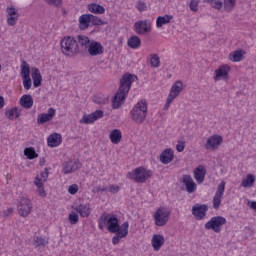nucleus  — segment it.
Masks as SVG:
<instances>
[{
    "mask_svg": "<svg viewBox=\"0 0 256 256\" xmlns=\"http://www.w3.org/2000/svg\"><path fill=\"white\" fill-rule=\"evenodd\" d=\"M137 81V76L129 73H125L120 79V87L116 92L115 96L112 99V107L113 109H119L125 99H127V95L131 90V85Z\"/></svg>",
    "mask_w": 256,
    "mask_h": 256,
    "instance_id": "1",
    "label": "nucleus"
},
{
    "mask_svg": "<svg viewBox=\"0 0 256 256\" xmlns=\"http://www.w3.org/2000/svg\"><path fill=\"white\" fill-rule=\"evenodd\" d=\"M107 229L109 233H116L112 238V243L113 245H119V242L129 235V222H123L120 226L119 219L115 215H111L108 218Z\"/></svg>",
    "mask_w": 256,
    "mask_h": 256,
    "instance_id": "2",
    "label": "nucleus"
},
{
    "mask_svg": "<svg viewBox=\"0 0 256 256\" xmlns=\"http://www.w3.org/2000/svg\"><path fill=\"white\" fill-rule=\"evenodd\" d=\"M130 115L135 123H144L147 118V102L145 100L139 101L131 110Z\"/></svg>",
    "mask_w": 256,
    "mask_h": 256,
    "instance_id": "3",
    "label": "nucleus"
},
{
    "mask_svg": "<svg viewBox=\"0 0 256 256\" xmlns=\"http://www.w3.org/2000/svg\"><path fill=\"white\" fill-rule=\"evenodd\" d=\"M61 51L64 55H77L79 53V44L74 37H64L61 42Z\"/></svg>",
    "mask_w": 256,
    "mask_h": 256,
    "instance_id": "4",
    "label": "nucleus"
},
{
    "mask_svg": "<svg viewBox=\"0 0 256 256\" xmlns=\"http://www.w3.org/2000/svg\"><path fill=\"white\" fill-rule=\"evenodd\" d=\"M153 172L143 167H138L131 172H128L127 177L136 183H145L147 179H151Z\"/></svg>",
    "mask_w": 256,
    "mask_h": 256,
    "instance_id": "5",
    "label": "nucleus"
},
{
    "mask_svg": "<svg viewBox=\"0 0 256 256\" xmlns=\"http://www.w3.org/2000/svg\"><path fill=\"white\" fill-rule=\"evenodd\" d=\"M227 219L223 216H214L205 224V229L207 231H214V233H221V227L226 225Z\"/></svg>",
    "mask_w": 256,
    "mask_h": 256,
    "instance_id": "6",
    "label": "nucleus"
},
{
    "mask_svg": "<svg viewBox=\"0 0 256 256\" xmlns=\"http://www.w3.org/2000/svg\"><path fill=\"white\" fill-rule=\"evenodd\" d=\"M153 217H154L155 225L157 227H164V225H167V221H169V217H171V212L167 211L164 208H158L154 212Z\"/></svg>",
    "mask_w": 256,
    "mask_h": 256,
    "instance_id": "7",
    "label": "nucleus"
},
{
    "mask_svg": "<svg viewBox=\"0 0 256 256\" xmlns=\"http://www.w3.org/2000/svg\"><path fill=\"white\" fill-rule=\"evenodd\" d=\"M30 74H31V68L29 67V64L26 61H23L21 65L20 75L23 79L24 89H26L27 91L31 89V85H32Z\"/></svg>",
    "mask_w": 256,
    "mask_h": 256,
    "instance_id": "8",
    "label": "nucleus"
},
{
    "mask_svg": "<svg viewBox=\"0 0 256 256\" xmlns=\"http://www.w3.org/2000/svg\"><path fill=\"white\" fill-rule=\"evenodd\" d=\"M18 213L21 217H28L31 215L33 203L27 198H22L17 206Z\"/></svg>",
    "mask_w": 256,
    "mask_h": 256,
    "instance_id": "9",
    "label": "nucleus"
},
{
    "mask_svg": "<svg viewBox=\"0 0 256 256\" xmlns=\"http://www.w3.org/2000/svg\"><path fill=\"white\" fill-rule=\"evenodd\" d=\"M207 211H209V206L207 204H195L192 206V215L197 219V221H203L207 217Z\"/></svg>",
    "mask_w": 256,
    "mask_h": 256,
    "instance_id": "10",
    "label": "nucleus"
},
{
    "mask_svg": "<svg viewBox=\"0 0 256 256\" xmlns=\"http://www.w3.org/2000/svg\"><path fill=\"white\" fill-rule=\"evenodd\" d=\"M134 31L138 35H145L151 31V22L149 20H139L134 24Z\"/></svg>",
    "mask_w": 256,
    "mask_h": 256,
    "instance_id": "11",
    "label": "nucleus"
},
{
    "mask_svg": "<svg viewBox=\"0 0 256 256\" xmlns=\"http://www.w3.org/2000/svg\"><path fill=\"white\" fill-rule=\"evenodd\" d=\"M86 51H88L89 55L92 57H97V55H103L105 48H103L100 42L92 40Z\"/></svg>",
    "mask_w": 256,
    "mask_h": 256,
    "instance_id": "12",
    "label": "nucleus"
},
{
    "mask_svg": "<svg viewBox=\"0 0 256 256\" xmlns=\"http://www.w3.org/2000/svg\"><path fill=\"white\" fill-rule=\"evenodd\" d=\"M221 143H223V137H221L220 135L214 134L207 139L204 147L207 150L214 151V149H217V147H219Z\"/></svg>",
    "mask_w": 256,
    "mask_h": 256,
    "instance_id": "13",
    "label": "nucleus"
},
{
    "mask_svg": "<svg viewBox=\"0 0 256 256\" xmlns=\"http://www.w3.org/2000/svg\"><path fill=\"white\" fill-rule=\"evenodd\" d=\"M223 193H225V181H222L217 187V191L212 201L214 209H219L221 199H223Z\"/></svg>",
    "mask_w": 256,
    "mask_h": 256,
    "instance_id": "14",
    "label": "nucleus"
},
{
    "mask_svg": "<svg viewBox=\"0 0 256 256\" xmlns=\"http://www.w3.org/2000/svg\"><path fill=\"white\" fill-rule=\"evenodd\" d=\"M78 169H81V163L78 161H69L64 162L62 165V172L64 175H69L71 173H75Z\"/></svg>",
    "mask_w": 256,
    "mask_h": 256,
    "instance_id": "15",
    "label": "nucleus"
},
{
    "mask_svg": "<svg viewBox=\"0 0 256 256\" xmlns=\"http://www.w3.org/2000/svg\"><path fill=\"white\" fill-rule=\"evenodd\" d=\"M101 117H103V111L96 110L91 114L84 115L80 120V123H84L85 125H91V123H95V121H97V119H101Z\"/></svg>",
    "mask_w": 256,
    "mask_h": 256,
    "instance_id": "16",
    "label": "nucleus"
},
{
    "mask_svg": "<svg viewBox=\"0 0 256 256\" xmlns=\"http://www.w3.org/2000/svg\"><path fill=\"white\" fill-rule=\"evenodd\" d=\"M182 183L185 185L187 193H195L197 191V184H195L191 175H184Z\"/></svg>",
    "mask_w": 256,
    "mask_h": 256,
    "instance_id": "17",
    "label": "nucleus"
},
{
    "mask_svg": "<svg viewBox=\"0 0 256 256\" xmlns=\"http://www.w3.org/2000/svg\"><path fill=\"white\" fill-rule=\"evenodd\" d=\"M56 110L54 108H49L47 113H42L37 118L38 125H43L47 121H51L55 117Z\"/></svg>",
    "mask_w": 256,
    "mask_h": 256,
    "instance_id": "18",
    "label": "nucleus"
},
{
    "mask_svg": "<svg viewBox=\"0 0 256 256\" xmlns=\"http://www.w3.org/2000/svg\"><path fill=\"white\" fill-rule=\"evenodd\" d=\"M93 40L89 39V37L85 36V35H78L77 36V40L76 43L79 46V53L82 51H87V49L89 48L90 43Z\"/></svg>",
    "mask_w": 256,
    "mask_h": 256,
    "instance_id": "19",
    "label": "nucleus"
},
{
    "mask_svg": "<svg viewBox=\"0 0 256 256\" xmlns=\"http://www.w3.org/2000/svg\"><path fill=\"white\" fill-rule=\"evenodd\" d=\"M175 154L171 148L164 150L160 155V161L164 165H167L173 161Z\"/></svg>",
    "mask_w": 256,
    "mask_h": 256,
    "instance_id": "20",
    "label": "nucleus"
},
{
    "mask_svg": "<svg viewBox=\"0 0 256 256\" xmlns=\"http://www.w3.org/2000/svg\"><path fill=\"white\" fill-rule=\"evenodd\" d=\"M230 68L227 65L220 66L219 69L215 70V81H219V79H227L229 75Z\"/></svg>",
    "mask_w": 256,
    "mask_h": 256,
    "instance_id": "21",
    "label": "nucleus"
},
{
    "mask_svg": "<svg viewBox=\"0 0 256 256\" xmlns=\"http://www.w3.org/2000/svg\"><path fill=\"white\" fill-rule=\"evenodd\" d=\"M62 141H63V137L61 136V134H57V133L51 134L47 139L48 147H59Z\"/></svg>",
    "mask_w": 256,
    "mask_h": 256,
    "instance_id": "22",
    "label": "nucleus"
},
{
    "mask_svg": "<svg viewBox=\"0 0 256 256\" xmlns=\"http://www.w3.org/2000/svg\"><path fill=\"white\" fill-rule=\"evenodd\" d=\"M163 245H165V237L161 234H155L152 237V247L154 251H159Z\"/></svg>",
    "mask_w": 256,
    "mask_h": 256,
    "instance_id": "23",
    "label": "nucleus"
},
{
    "mask_svg": "<svg viewBox=\"0 0 256 256\" xmlns=\"http://www.w3.org/2000/svg\"><path fill=\"white\" fill-rule=\"evenodd\" d=\"M182 91H183V82L177 81L171 87L168 97H171L172 99H177V97H179V93H181Z\"/></svg>",
    "mask_w": 256,
    "mask_h": 256,
    "instance_id": "24",
    "label": "nucleus"
},
{
    "mask_svg": "<svg viewBox=\"0 0 256 256\" xmlns=\"http://www.w3.org/2000/svg\"><path fill=\"white\" fill-rule=\"evenodd\" d=\"M32 79L34 87H41L43 83V77L41 76V71L38 68H32Z\"/></svg>",
    "mask_w": 256,
    "mask_h": 256,
    "instance_id": "25",
    "label": "nucleus"
},
{
    "mask_svg": "<svg viewBox=\"0 0 256 256\" xmlns=\"http://www.w3.org/2000/svg\"><path fill=\"white\" fill-rule=\"evenodd\" d=\"M91 23V14H83L79 17L80 29L85 31L89 29V24Z\"/></svg>",
    "mask_w": 256,
    "mask_h": 256,
    "instance_id": "26",
    "label": "nucleus"
},
{
    "mask_svg": "<svg viewBox=\"0 0 256 256\" xmlns=\"http://www.w3.org/2000/svg\"><path fill=\"white\" fill-rule=\"evenodd\" d=\"M20 105L24 109H31L33 107V96L25 94L20 98Z\"/></svg>",
    "mask_w": 256,
    "mask_h": 256,
    "instance_id": "27",
    "label": "nucleus"
},
{
    "mask_svg": "<svg viewBox=\"0 0 256 256\" xmlns=\"http://www.w3.org/2000/svg\"><path fill=\"white\" fill-rule=\"evenodd\" d=\"M75 211H77V213L82 217H89V215H91V208L89 207V204H80L75 207Z\"/></svg>",
    "mask_w": 256,
    "mask_h": 256,
    "instance_id": "28",
    "label": "nucleus"
},
{
    "mask_svg": "<svg viewBox=\"0 0 256 256\" xmlns=\"http://www.w3.org/2000/svg\"><path fill=\"white\" fill-rule=\"evenodd\" d=\"M194 179L197 180V183H203V181H205V167L198 166L195 168Z\"/></svg>",
    "mask_w": 256,
    "mask_h": 256,
    "instance_id": "29",
    "label": "nucleus"
},
{
    "mask_svg": "<svg viewBox=\"0 0 256 256\" xmlns=\"http://www.w3.org/2000/svg\"><path fill=\"white\" fill-rule=\"evenodd\" d=\"M122 137L123 136L121 134V130L119 129H114L110 132V141L114 145H119V143H121Z\"/></svg>",
    "mask_w": 256,
    "mask_h": 256,
    "instance_id": "30",
    "label": "nucleus"
},
{
    "mask_svg": "<svg viewBox=\"0 0 256 256\" xmlns=\"http://www.w3.org/2000/svg\"><path fill=\"white\" fill-rule=\"evenodd\" d=\"M49 177V170L46 168L44 172H41L40 176H37L34 184L37 187H43V184L45 183V181H47Z\"/></svg>",
    "mask_w": 256,
    "mask_h": 256,
    "instance_id": "31",
    "label": "nucleus"
},
{
    "mask_svg": "<svg viewBox=\"0 0 256 256\" xmlns=\"http://www.w3.org/2000/svg\"><path fill=\"white\" fill-rule=\"evenodd\" d=\"M49 243V238L45 236H36L34 237V247L36 249H41V247H45Z\"/></svg>",
    "mask_w": 256,
    "mask_h": 256,
    "instance_id": "32",
    "label": "nucleus"
},
{
    "mask_svg": "<svg viewBox=\"0 0 256 256\" xmlns=\"http://www.w3.org/2000/svg\"><path fill=\"white\" fill-rule=\"evenodd\" d=\"M173 19V15H164V16H159L156 20V27L158 29H161L163 25H167V23H171V20Z\"/></svg>",
    "mask_w": 256,
    "mask_h": 256,
    "instance_id": "33",
    "label": "nucleus"
},
{
    "mask_svg": "<svg viewBox=\"0 0 256 256\" xmlns=\"http://www.w3.org/2000/svg\"><path fill=\"white\" fill-rule=\"evenodd\" d=\"M127 45L130 47V49H139V47H141V38L136 35L131 36L128 39Z\"/></svg>",
    "mask_w": 256,
    "mask_h": 256,
    "instance_id": "34",
    "label": "nucleus"
},
{
    "mask_svg": "<svg viewBox=\"0 0 256 256\" xmlns=\"http://www.w3.org/2000/svg\"><path fill=\"white\" fill-rule=\"evenodd\" d=\"M88 10L91 13H95L96 15H103V13H105V7L96 3L89 4Z\"/></svg>",
    "mask_w": 256,
    "mask_h": 256,
    "instance_id": "35",
    "label": "nucleus"
},
{
    "mask_svg": "<svg viewBox=\"0 0 256 256\" xmlns=\"http://www.w3.org/2000/svg\"><path fill=\"white\" fill-rule=\"evenodd\" d=\"M242 187H253L255 185V175L247 174L246 178L241 183Z\"/></svg>",
    "mask_w": 256,
    "mask_h": 256,
    "instance_id": "36",
    "label": "nucleus"
},
{
    "mask_svg": "<svg viewBox=\"0 0 256 256\" xmlns=\"http://www.w3.org/2000/svg\"><path fill=\"white\" fill-rule=\"evenodd\" d=\"M224 10L227 13H231L235 9V5H237V0H223Z\"/></svg>",
    "mask_w": 256,
    "mask_h": 256,
    "instance_id": "37",
    "label": "nucleus"
},
{
    "mask_svg": "<svg viewBox=\"0 0 256 256\" xmlns=\"http://www.w3.org/2000/svg\"><path fill=\"white\" fill-rule=\"evenodd\" d=\"M204 3H209L213 9H217L221 11L223 9V1L222 0H204Z\"/></svg>",
    "mask_w": 256,
    "mask_h": 256,
    "instance_id": "38",
    "label": "nucleus"
},
{
    "mask_svg": "<svg viewBox=\"0 0 256 256\" xmlns=\"http://www.w3.org/2000/svg\"><path fill=\"white\" fill-rule=\"evenodd\" d=\"M24 155L27 157V159H37V157H39V154H37L35 148L33 147L26 148L24 150Z\"/></svg>",
    "mask_w": 256,
    "mask_h": 256,
    "instance_id": "39",
    "label": "nucleus"
},
{
    "mask_svg": "<svg viewBox=\"0 0 256 256\" xmlns=\"http://www.w3.org/2000/svg\"><path fill=\"white\" fill-rule=\"evenodd\" d=\"M108 223H109V216L103 214L102 216H100L98 220L99 229L103 231V229H105V225H108Z\"/></svg>",
    "mask_w": 256,
    "mask_h": 256,
    "instance_id": "40",
    "label": "nucleus"
},
{
    "mask_svg": "<svg viewBox=\"0 0 256 256\" xmlns=\"http://www.w3.org/2000/svg\"><path fill=\"white\" fill-rule=\"evenodd\" d=\"M243 59V53L241 50H236L234 53L230 54V60L234 62H239Z\"/></svg>",
    "mask_w": 256,
    "mask_h": 256,
    "instance_id": "41",
    "label": "nucleus"
},
{
    "mask_svg": "<svg viewBox=\"0 0 256 256\" xmlns=\"http://www.w3.org/2000/svg\"><path fill=\"white\" fill-rule=\"evenodd\" d=\"M90 23H92V25H105V22H103V20H101V18L90 14Z\"/></svg>",
    "mask_w": 256,
    "mask_h": 256,
    "instance_id": "42",
    "label": "nucleus"
},
{
    "mask_svg": "<svg viewBox=\"0 0 256 256\" xmlns=\"http://www.w3.org/2000/svg\"><path fill=\"white\" fill-rule=\"evenodd\" d=\"M68 219L71 225H77V223H79V214H77V212H72L69 214Z\"/></svg>",
    "mask_w": 256,
    "mask_h": 256,
    "instance_id": "43",
    "label": "nucleus"
},
{
    "mask_svg": "<svg viewBox=\"0 0 256 256\" xmlns=\"http://www.w3.org/2000/svg\"><path fill=\"white\" fill-rule=\"evenodd\" d=\"M150 63L152 65V67H159L160 63H161V60L159 59V55L157 54H153L151 59H150Z\"/></svg>",
    "mask_w": 256,
    "mask_h": 256,
    "instance_id": "44",
    "label": "nucleus"
},
{
    "mask_svg": "<svg viewBox=\"0 0 256 256\" xmlns=\"http://www.w3.org/2000/svg\"><path fill=\"white\" fill-rule=\"evenodd\" d=\"M189 7L190 10H192L194 13H196V11H199V0H191Z\"/></svg>",
    "mask_w": 256,
    "mask_h": 256,
    "instance_id": "45",
    "label": "nucleus"
},
{
    "mask_svg": "<svg viewBox=\"0 0 256 256\" xmlns=\"http://www.w3.org/2000/svg\"><path fill=\"white\" fill-rule=\"evenodd\" d=\"M6 13L8 17L19 16V12L17 11V9H15V7L7 8Z\"/></svg>",
    "mask_w": 256,
    "mask_h": 256,
    "instance_id": "46",
    "label": "nucleus"
},
{
    "mask_svg": "<svg viewBox=\"0 0 256 256\" xmlns=\"http://www.w3.org/2000/svg\"><path fill=\"white\" fill-rule=\"evenodd\" d=\"M18 19H19V16H8L7 23L8 25H10V27H14V25H17Z\"/></svg>",
    "mask_w": 256,
    "mask_h": 256,
    "instance_id": "47",
    "label": "nucleus"
},
{
    "mask_svg": "<svg viewBox=\"0 0 256 256\" xmlns=\"http://www.w3.org/2000/svg\"><path fill=\"white\" fill-rule=\"evenodd\" d=\"M120 189L121 188L119 187V185H115V184H112L107 187V191L109 193H112L113 195H115L116 193H119Z\"/></svg>",
    "mask_w": 256,
    "mask_h": 256,
    "instance_id": "48",
    "label": "nucleus"
},
{
    "mask_svg": "<svg viewBox=\"0 0 256 256\" xmlns=\"http://www.w3.org/2000/svg\"><path fill=\"white\" fill-rule=\"evenodd\" d=\"M48 5H53L54 7H61L63 5V0H45Z\"/></svg>",
    "mask_w": 256,
    "mask_h": 256,
    "instance_id": "49",
    "label": "nucleus"
},
{
    "mask_svg": "<svg viewBox=\"0 0 256 256\" xmlns=\"http://www.w3.org/2000/svg\"><path fill=\"white\" fill-rule=\"evenodd\" d=\"M77 191H79V186L77 184H72L68 188V193H70V195H75Z\"/></svg>",
    "mask_w": 256,
    "mask_h": 256,
    "instance_id": "50",
    "label": "nucleus"
},
{
    "mask_svg": "<svg viewBox=\"0 0 256 256\" xmlns=\"http://www.w3.org/2000/svg\"><path fill=\"white\" fill-rule=\"evenodd\" d=\"M175 101V98H171V96H168L166 104L164 105V111H167L169 107H171V103Z\"/></svg>",
    "mask_w": 256,
    "mask_h": 256,
    "instance_id": "51",
    "label": "nucleus"
},
{
    "mask_svg": "<svg viewBox=\"0 0 256 256\" xmlns=\"http://www.w3.org/2000/svg\"><path fill=\"white\" fill-rule=\"evenodd\" d=\"M137 9H138V11H145V9H147V4H145V2L139 0L138 4H137Z\"/></svg>",
    "mask_w": 256,
    "mask_h": 256,
    "instance_id": "52",
    "label": "nucleus"
},
{
    "mask_svg": "<svg viewBox=\"0 0 256 256\" xmlns=\"http://www.w3.org/2000/svg\"><path fill=\"white\" fill-rule=\"evenodd\" d=\"M107 101V99L100 98V97H94L93 102L97 105H104V103Z\"/></svg>",
    "mask_w": 256,
    "mask_h": 256,
    "instance_id": "53",
    "label": "nucleus"
},
{
    "mask_svg": "<svg viewBox=\"0 0 256 256\" xmlns=\"http://www.w3.org/2000/svg\"><path fill=\"white\" fill-rule=\"evenodd\" d=\"M176 149L178 153H183V151H185V142H178Z\"/></svg>",
    "mask_w": 256,
    "mask_h": 256,
    "instance_id": "54",
    "label": "nucleus"
},
{
    "mask_svg": "<svg viewBox=\"0 0 256 256\" xmlns=\"http://www.w3.org/2000/svg\"><path fill=\"white\" fill-rule=\"evenodd\" d=\"M5 115L8 117V119H13V117L15 116V112L14 109H9L6 111Z\"/></svg>",
    "mask_w": 256,
    "mask_h": 256,
    "instance_id": "55",
    "label": "nucleus"
},
{
    "mask_svg": "<svg viewBox=\"0 0 256 256\" xmlns=\"http://www.w3.org/2000/svg\"><path fill=\"white\" fill-rule=\"evenodd\" d=\"M105 191H107V187H101V186H97L93 190L94 193H99V192L103 193Z\"/></svg>",
    "mask_w": 256,
    "mask_h": 256,
    "instance_id": "56",
    "label": "nucleus"
},
{
    "mask_svg": "<svg viewBox=\"0 0 256 256\" xmlns=\"http://www.w3.org/2000/svg\"><path fill=\"white\" fill-rule=\"evenodd\" d=\"M13 213V208H8L7 210H4L2 213V217H9Z\"/></svg>",
    "mask_w": 256,
    "mask_h": 256,
    "instance_id": "57",
    "label": "nucleus"
},
{
    "mask_svg": "<svg viewBox=\"0 0 256 256\" xmlns=\"http://www.w3.org/2000/svg\"><path fill=\"white\" fill-rule=\"evenodd\" d=\"M14 115L16 119H19V117H21V109H19L18 107H14Z\"/></svg>",
    "mask_w": 256,
    "mask_h": 256,
    "instance_id": "58",
    "label": "nucleus"
},
{
    "mask_svg": "<svg viewBox=\"0 0 256 256\" xmlns=\"http://www.w3.org/2000/svg\"><path fill=\"white\" fill-rule=\"evenodd\" d=\"M248 207H250V209H253L254 211H256V201H248L247 202Z\"/></svg>",
    "mask_w": 256,
    "mask_h": 256,
    "instance_id": "59",
    "label": "nucleus"
},
{
    "mask_svg": "<svg viewBox=\"0 0 256 256\" xmlns=\"http://www.w3.org/2000/svg\"><path fill=\"white\" fill-rule=\"evenodd\" d=\"M39 189V195H41V197H45V188H43V185L38 187Z\"/></svg>",
    "mask_w": 256,
    "mask_h": 256,
    "instance_id": "60",
    "label": "nucleus"
},
{
    "mask_svg": "<svg viewBox=\"0 0 256 256\" xmlns=\"http://www.w3.org/2000/svg\"><path fill=\"white\" fill-rule=\"evenodd\" d=\"M5 107V98L3 96H0V109H3Z\"/></svg>",
    "mask_w": 256,
    "mask_h": 256,
    "instance_id": "61",
    "label": "nucleus"
},
{
    "mask_svg": "<svg viewBox=\"0 0 256 256\" xmlns=\"http://www.w3.org/2000/svg\"><path fill=\"white\" fill-rule=\"evenodd\" d=\"M40 165H41V166L45 165V158H41V159H40Z\"/></svg>",
    "mask_w": 256,
    "mask_h": 256,
    "instance_id": "62",
    "label": "nucleus"
}]
</instances>
